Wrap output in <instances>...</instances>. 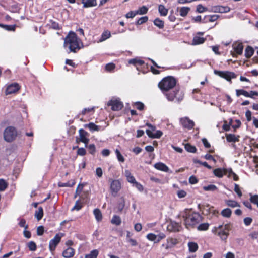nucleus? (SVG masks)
<instances>
[{"label":"nucleus","instance_id":"c85d7f7f","mask_svg":"<svg viewBox=\"0 0 258 258\" xmlns=\"http://www.w3.org/2000/svg\"><path fill=\"white\" fill-rule=\"evenodd\" d=\"M0 27L8 31H15L16 28V25H5L0 23Z\"/></svg>","mask_w":258,"mask_h":258},{"label":"nucleus","instance_id":"de8ad7c7","mask_svg":"<svg viewBox=\"0 0 258 258\" xmlns=\"http://www.w3.org/2000/svg\"><path fill=\"white\" fill-rule=\"evenodd\" d=\"M148 20V17L147 16H143L139 18L136 22V24L137 25H142L146 22H147Z\"/></svg>","mask_w":258,"mask_h":258},{"label":"nucleus","instance_id":"7ed1b4c3","mask_svg":"<svg viewBox=\"0 0 258 258\" xmlns=\"http://www.w3.org/2000/svg\"><path fill=\"white\" fill-rule=\"evenodd\" d=\"M80 39L77 34L72 31L69 32L64 41V47L68 48L70 52L76 53L81 49L79 42Z\"/></svg>","mask_w":258,"mask_h":258},{"label":"nucleus","instance_id":"473e14b6","mask_svg":"<svg viewBox=\"0 0 258 258\" xmlns=\"http://www.w3.org/2000/svg\"><path fill=\"white\" fill-rule=\"evenodd\" d=\"M185 149L189 153H195L197 149L195 146L191 145L189 143H186L184 145Z\"/></svg>","mask_w":258,"mask_h":258},{"label":"nucleus","instance_id":"864d4df0","mask_svg":"<svg viewBox=\"0 0 258 258\" xmlns=\"http://www.w3.org/2000/svg\"><path fill=\"white\" fill-rule=\"evenodd\" d=\"M203 189L205 191H215L217 189V187L214 184H210L208 186H204Z\"/></svg>","mask_w":258,"mask_h":258},{"label":"nucleus","instance_id":"1a4fd4ad","mask_svg":"<svg viewBox=\"0 0 258 258\" xmlns=\"http://www.w3.org/2000/svg\"><path fill=\"white\" fill-rule=\"evenodd\" d=\"M79 137H76V142L79 143L80 142L83 143L85 144H88L89 142V139L88 137L89 136L88 132L85 131L84 129H80L79 130Z\"/></svg>","mask_w":258,"mask_h":258},{"label":"nucleus","instance_id":"4be33fe9","mask_svg":"<svg viewBox=\"0 0 258 258\" xmlns=\"http://www.w3.org/2000/svg\"><path fill=\"white\" fill-rule=\"evenodd\" d=\"M83 8L95 7L97 5L96 0H82Z\"/></svg>","mask_w":258,"mask_h":258},{"label":"nucleus","instance_id":"412c9836","mask_svg":"<svg viewBox=\"0 0 258 258\" xmlns=\"http://www.w3.org/2000/svg\"><path fill=\"white\" fill-rule=\"evenodd\" d=\"M214 175L218 178H222L224 175L227 174V169L222 168H216L213 170Z\"/></svg>","mask_w":258,"mask_h":258},{"label":"nucleus","instance_id":"7c9ffc66","mask_svg":"<svg viewBox=\"0 0 258 258\" xmlns=\"http://www.w3.org/2000/svg\"><path fill=\"white\" fill-rule=\"evenodd\" d=\"M146 125L149 127V129L146 130V134L149 137L152 138V135H154L153 132L155 131L156 127L150 123H147Z\"/></svg>","mask_w":258,"mask_h":258},{"label":"nucleus","instance_id":"5fc2aeb1","mask_svg":"<svg viewBox=\"0 0 258 258\" xmlns=\"http://www.w3.org/2000/svg\"><path fill=\"white\" fill-rule=\"evenodd\" d=\"M194 163L200 164L209 169H211L212 168V167L209 165L206 162H201L198 159H194Z\"/></svg>","mask_w":258,"mask_h":258},{"label":"nucleus","instance_id":"a19ab883","mask_svg":"<svg viewBox=\"0 0 258 258\" xmlns=\"http://www.w3.org/2000/svg\"><path fill=\"white\" fill-rule=\"evenodd\" d=\"M115 67L116 66L114 63H108L105 66V71L107 72H111L115 69Z\"/></svg>","mask_w":258,"mask_h":258},{"label":"nucleus","instance_id":"f257e3e1","mask_svg":"<svg viewBox=\"0 0 258 258\" xmlns=\"http://www.w3.org/2000/svg\"><path fill=\"white\" fill-rule=\"evenodd\" d=\"M177 80L172 76L164 77L158 84V87L168 101L179 104L184 97V94L176 87Z\"/></svg>","mask_w":258,"mask_h":258},{"label":"nucleus","instance_id":"5701e85b","mask_svg":"<svg viewBox=\"0 0 258 258\" xmlns=\"http://www.w3.org/2000/svg\"><path fill=\"white\" fill-rule=\"evenodd\" d=\"M124 175L128 182L133 184L136 181L135 178L132 174L130 170H125L124 171Z\"/></svg>","mask_w":258,"mask_h":258},{"label":"nucleus","instance_id":"a878e982","mask_svg":"<svg viewBox=\"0 0 258 258\" xmlns=\"http://www.w3.org/2000/svg\"><path fill=\"white\" fill-rule=\"evenodd\" d=\"M254 52V49L251 46H248L245 50V56L247 58H249L253 55Z\"/></svg>","mask_w":258,"mask_h":258},{"label":"nucleus","instance_id":"bf43d9fd","mask_svg":"<svg viewBox=\"0 0 258 258\" xmlns=\"http://www.w3.org/2000/svg\"><path fill=\"white\" fill-rule=\"evenodd\" d=\"M134 105L137 109L142 111L144 109L145 105L141 102H136L135 103Z\"/></svg>","mask_w":258,"mask_h":258},{"label":"nucleus","instance_id":"9d476101","mask_svg":"<svg viewBox=\"0 0 258 258\" xmlns=\"http://www.w3.org/2000/svg\"><path fill=\"white\" fill-rule=\"evenodd\" d=\"M233 51H231L230 54L233 57H237V55L242 54L243 45L241 42H235L232 45Z\"/></svg>","mask_w":258,"mask_h":258},{"label":"nucleus","instance_id":"aec40b11","mask_svg":"<svg viewBox=\"0 0 258 258\" xmlns=\"http://www.w3.org/2000/svg\"><path fill=\"white\" fill-rule=\"evenodd\" d=\"M75 250L72 247H68L62 252V256L65 258H71L74 256Z\"/></svg>","mask_w":258,"mask_h":258},{"label":"nucleus","instance_id":"423d86ee","mask_svg":"<svg viewBox=\"0 0 258 258\" xmlns=\"http://www.w3.org/2000/svg\"><path fill=\"white\" fill-rule=\"evenodd\" d=\"M214 73L221 78L225 79L230 83H232V79H235L237 77V75L235 73L228 71H222L214 70Z\"/></svg>","mask_w":258,"mask_h":258},{"label":"nucleus","instance_id":"338daca9","mask_svg":"<svg viewBox=\"0 0 258 258\" xmlns=\"http://www.w3.org/2000/svg\"><path fill=\"white\" fill-rule=\"evenodd\" d=\"M234 191L237 194L239 197H241L242 195V193L240 189L239 185L235 183L234 184Z\"/></svg>","mask_w":258,"mask_h":258},{"label":"nucleus","instance_id":"6ab92c4d","mask_svg":"<svg viewBox=\"0 0 258 258\" xmlns=\"http://www.w3.org/2000/svg\"><path fill=\"white\" fill-rule=\"evenodd\" d=\"M213 11L216 13H227L230 11L228 6H216L214 7Z\"/></svg>","mask_w":258,"mask_h":258},{"label":"nucleus","instance_id":"4468645a","mask_svg":"<svg viewBox=\"0 0 258 258\" xmlns=\"http://www.w3.org/2000/svg\"><path fill=\"white\" fill-rule=\"evenodd\" d=\"M204 34V32H197L196 35L193 38L191 44L193 45H197L203 44L206 40V38L201 37L200 36L203 35Z\"/></svg>","mask_w":258,"mask_h":258},{"label":"nucleus","instance_id":"37998d69","mask_svg":"<svg viewBox=\"0 0 258 258\" xmlns=\"http://www.w3.org/2000/svg\"><path fill=\"white\" fill-rule=\"evenodd\" d=\"M226 205L230 207L234 208L236 207H240V205L237 202L234 200H229L226 201Z\"/></svg>","mask_w":258,"mask_h":258},{"label":"nucleus","instance_id":"603ef678","mask_svg":"<svg viewBox=\"0 0 258 258\" xmlns=\"http://www.w3.org/2000/svg\"><path fill=\"white\" fill-rule=\"evenodd\" d=\"M76 148H78V150L77 152L78 155L83 156L86 154V151L84 148H79L78 146H76V147L73 148L74 149Z\"/></svg>","mask_w":258,"mask_h":258},{"label":"nucleus","instance_id":"49530a36","mask_svg":"<svg viewBox=\"0 0 258 258\" xmlns=\"http://www.w3.org/2000/svg\"><path fill=\"white\" fill-rule=\"evenodd\" d=\"M83 207V203L81 202L79 200H77L74 206L72 208V210H77L79 211L82 209V208Z\"/></svg>","mask_w":258,"mask_h":258},{"label":"nucleus","instance_id":"bb28decb","mask_svg":"<svg viewBox=\"0 0 258 258\" xmlns=\"http://www.w3.org/2000/svg\"><path fill=\"white\" fill-rule=\"evenodd\" d=\"M85 127H88L91 132L99 131L100 130V126L96 125L93 122H90L85 125Z\"/></svg>","mask_w":258,"mask_h":258},{"label":"nucleus","instance_id":"58836bf2","mask_svg":"<svg viewBox=\"0 0 258 258\" xmlns=\"http://www.w3.org/2000/svg\"><path fill=\"white\" fill-rule=\"evenodd\" d=\"M111 223L116 225H119L121 223L120 217L117 215H114L111 219Z\"/></svg>","mask_w":258,"mask_h":258},{"label":"nucleus","instance_id":"f3484780","mask_svg":"<svg viewBox=\"0 0 258 258\" xmlns=\"http://www.w3.org/2000/svg\"><path fill=\"white\" fill-rule=\"evenodd\" d=\"M154 167L157 170L165 172H168L169 171V167L165 164L161 162L155 163Z\"/></svg>","mask_w":258,"mask_h":258},{"label":"nucleus","instance_id":"6e6d98bb","mask_svg":"<svg viewBox=\"0 0 258 258\" xmlns=\"http://www.w3.org/2000/svg\"><path fill=\"white\" fill-rule=\"evenodd\" d=\"M27 245L30 251H35L37 249L36 244L34 241H30L28 242Z\"/></svg>","mask_w":258,"mask_h":258},{"label":"nucleus","instance_id":"4c0bfd02","mask_svg":"<svg viewBox=\"0 0 258 258\" xmlns=\"http://www.w3.org/2000/svg\"><path fill=\"white\" fill-rule=\"evenodd\" d=\"M43 216V209L42 207L38 208V210L35 211V216L36 217L37 220H40Z\"/></svg>","mask_w":258,"mask_h":258},{"label":"nucleus","instance_id":"13d9d810","mask_svg":"<svg viewBox=\"0 0 258 258\" xmlns=\"http://www.w3.org/2000/svg\"><path fill=\"white\" fill-rule=\"evenodd\" d=\"M125 206V201L123 198H122L121 201L118 203L117 209L119 212H121L124 209Z\"/></svg>","mask_w":258,"mask_h":258},{"label":"nucleus","instance_id":"f8f14e48","mask_svg":"<svg viewBox=\"0 0 258 258\" xmlns=\"http://www.w3.org/2000/svg\"><path fill=\"white\" fill-rule=\"evenodd\" d=\"M107 105L111 107L113 111H119L123 107L122 102L117 99H111L107 102Z\"/></svg>","mask_w":258,"mask_h":258},{"label":"nucleus","instance_id":"dca6fc26","mask_svg":"<svg viewBox=\"0 0 258 258\" xmlns=\"http://www.w3.org/2000/svg\"><path fill=\"white\" fill-rule=\"evenodd\" d=\"M128 63L131 64H133L135 66L137 69L139 70V67H144L145 66H147L145 64L144 61L143 60L138 59V58H135L133 59H130L128 60Z\"/></svg>","mask_w":258,"mask_h":258},{"label":"nucleus","instance_id":"f704fd0d","mask_svg":"<svg viewBox=\"0 0 258 258\" xmlns=\"http://www.w3.org/2000/svg\"><path fill=\"white\" fill-rule=\"evenodd\" d=\"M189 251L191 252H195L198 249V245L197 243L190 242L188 243Z\"/></svg>","mask_w":258,"mask_h":258},{"label":"nucleus","instance_id":"e2e57ef3","mask_svg":"<svg viewBox=\"0 0 258 258\" xmlns=\"http://www.w3.org/2000/svg\"><path fill=\"white\" fill-rule=\"evenodd\" d=\"M166 237V235L164 233H160L157 235V238L155 241V243H159L161 240L164 239Z\"/></svg>","mask_w":258,"mask_h":258},{"label":"nucleus","instance_id":"4d7b16f0","mask_svg":"<svg viewBox=\"0 0 258 258\" xmlns=\"http://www.w3.org/2000/svg\"><path fill=\"white\" fill-rule=\"evenodd\" d=\"M249 196H250L249 201L251 203L254 204L256 202H257V201H258V195L257 194L252 195V194H249Z\"/></svg>","mask_w":258,"mask_h":258},{"label":"nucleus","instance_id":"b1692460","mask_svg":"<svg viewBox=\"0 0 258 258\" xmlns=\"http://www.w3.org/2000/svg\"><path fill=\"white\" fill-rule=\"evenodd\" d=\"M76 184V181L74 179L71 180L66 183H63L61 182H59L58 183V186L59 187H72L74 186Z\"/></svg>","mask_w":258,"mask_h":258},{"label":"nucleus","instance_id":"c9c22d12","mask_svg":"<svg viewBox=\"0 0 258 258\" xmlns=\"http://www.w3.org/2000/svg\"><path fill=\"white\" fill-rule=\"evenodd\" d=\"M111 33L109 30H105L104 31L102 34H101V37L100 38L99 41L102 42L108 38H110L111 37Z\"/></svg>","mask_w":258,"mask_h":258},{"label":"nucleus","instance_id":"2f4dec72","mask_svg":"<svg viewBox=\"0 0 258 258\" xmlns=\"http://www.w3.org/2000/svg\"><path fill=\"white\" fill-rule=\"evenodd\" d=\"M153 23L154 25L158 27L159 29H162L164 27V22L159 18H156Z\"/></svg>","mask_w":258,"mask_h":258},{"label":"nucleus","instance_id":"a18cd8bd","mask_svg":"<svg viewBox=\"0 0 258 258\" xmlns=\"http://www.w3.org/2000/svg\"><path fill=\"white\" fill-rule=\"evenodd\" d=\"M148 11V8L145 6H143L142 7L139 8V9L136 11L137 13V15H144L146 14Z\"/></svg>","mask_w":258,"mask_h":258},{"label":"nucleus","instance_id":"0e129e2a","mask_svg":"<svg viewBox=\"0 0 258 258\" xmlns=\"http://www.w3.org/2000/svg\"><path fill=\"white\" fill-rule=\"evenodd\" d=\"M245 117L248 122H250L253 120V117H252V113L249 110H246L245 112Z\"/></svg>","mask_w":258,"mask_h":258},{"label":"nucleus","instance_id":"f03ea898","mask_svg":"<svg viewBox=\"0 0 258 258\" xmlns=\"http://www.w3.org/2000/svg\"><path fill=\"white\" fill-rule=\"evenodd\" d=\"M182 216L187 228H194L203 220V217L200 213L193 211L191 209H186Z\"/></svg>","mask_w":258,"mask_h":258},{"label":"nucleus","instance_id":"0eeeda50","mask_svg":"<svg viewBox=\"0 0 258 258\" xmlns=\"http://www.w3.org/2000/svg\"><path fill=\"white\" fill-rule=\"evenodd\" d=\"M110 189L112 196H115L121 188V183L118 179H109Z\"/></svg>","mask_w":258,"mask_h":258},{"label":"nucleus","instance_id":"c03bdc74","mask_svg":"<svg viewBox=\"0 0 258 258\" xmlns=\"http://www.w3.org/2000/svg\"><path fill=\"white\" fill-rule=\"evenodd\" d=\"M115 153L117 158L118 161L119 162L123 163L125 161V159L123 155L121 154L120 152L118 149H116L115 150Z\"/></svg>","mask_w":258,"mask_h":258},{"label":"nucleus","instance_id":"79ce46f5","mask_svg":"<svg viewBox=\"0 0 258 258\" xmlns=\"http://www.w3.org/2000/svg\"><path fill=\"white\" fill-rule=\"evenodd\" d=\"M221 215L226 218H230L232 214V211L229 208H225L222 210Z\"/></svg>","mask_w":258,"mask_h":258},{"label":"nucleus","instance_id":"72a5a7b5","mask_svg":"<svg viewBox=\"0 0 258 258\" xmlns=\"http://www.w3.org/2000/svg\"><path fill=\"white\" fill-rule=\"evenodd\" d=\"M228 177L232 178L234 181H238L239 179L238 176L235 173L231 168L227 169Z\"/></svg>","mask_w":258,"mask_h":258},{"label":"nucleus","instance_id":"20e7f679","mask_svg":"<svg viewBox=\"0 0 258 258\" xmlns=\"http://www.w3.org/2000/svg\"><path fill=\"white\" fill-rule=\"evenodd\" d=\"M232 225L230 223L223 225H220L218 226H215L212 230V233L220 237L222 240H226L229 235V231L231 230Z\"/></svg>","mask_w":258,"mask_h":258},{"label":"nucleus","instance_id":"774afa93","mask_svg":"<svg viewBox=\"0 0 258 258\" xmlns=\"http://www.w3.org/2000/svg\"><path fill=\"white\" fill-rule=\"evenodd\" d=\"M19 225L21 227H24L25 229H27L28 228V225L26 224V220L24 219H21L20 220Z\"/></svg>","mask_w":258,"mask_h":258},{"label":"nucleus","instance_id":"e433bc0d","mask_svg":"<svg viewBox=\"0 0 258 258\" xmlns=\"http://www.w3.org/2000/svg\"><path fill=\"white\" fill-rule=\"evenodd\" d=\"M190 10V8L188 7H182L179 10L180 15L182 17H185Z\"/></svg>","mask_w":258,"mask_h":258},{"label":"nucleus","instance_id":"ddd939ff","mask_svg":"<svg viewBox=\"0 0 258 258\" xmlns=\"http://www.w3.org/2000/svg\"><path fill=\"white\" fill-rule=\"evenodd\" d=\"M180 123L184 128L188 130L192 129L195 126L194 121L190 120L187 117L181 118L180 119Z\"/></svg>","mask_w":258,"mask_h":258},{"label":"nucleus","instance_id":"09e8293b","mask_svg":"<svg viewBox=\"0 0 258 258\" xmlns=\"http://www.w3.org/2000/svg\"><path fill=\"white\" fill-rule=\"evenodd\" d=\"M8 184L4 179H0V191H4L7 187Z\"/></svg>","mask_w":258,"mask_h":258},{"label":"nucleus","instance_id":"69168bd1","mask_svg":"<svg viewBox=\"0 0 258 258\" xmlns=\"http://www.w3.org/2000/svg\"><path fill=\"white\" fill-rule=\"evenodd\" d=\"M209 213L212 214V215L215 216H218L219 214V211L215 209L213 206L209 207Z\"/></svg>","mask_w":258,"mask_h":258},{"label":"nucleus","instance_id":"ea45409f","mask_svg":"<svg viewBox=\"0 0 258 258\" xmlns=\"http://www.w3.org/2000/svg\"><path fill=\"white\" fill-rule=\"evenodd\" d=\"M99 254V251L97 249L92 250L90 253L86 254L85 258H97Z\"/></svg>","mask_w":258,"mask_h":258},{"label":"nucleus","instance_id":"3c124183","mask_svg":"<svg viewBox=\"0 0 258 258\" xmlns=\"http://www.w3.org/2000/svg\"><path fill=\"white\" fill-rule=\"evenodd\" d=\"M50 28L54 29V30H59L60 29V27H59V24L53 21V20H50Z\"/></svg>","mask_w":258,"mask_h":258},{"label":"nucleus","instance_id":"a211bd4d","mask_svg":"<svg viewBox=\"0 0 258 258\" xmlns=\"http://www.w3.org/2000/svg\"><path fill=\"white\" fill-rule=\"evenodd\" d=\"M226 138L228 142H237L239 141V135H235L232 134H226Z\"/></svg>","mask_w":258,"mask_h":258},{"label":"nucleus","instance_id":"393cba45","mask_svg":"<svg viewBox=\"0 0 258 258\" xmlns=\"http://www.w3.org/2000/svg\"><path fill=\"white\" fill-rule=\"evenodd\" d=\"M158 12L161 16H166L168 14V9L166 8L163 5L158 6Z\"/></svg>","mask_w":258,"mask_h":258},{"label":"nucleus","instance_id":"680f3d73","mask_svg":"<svg viewBox=\"0 0 258 258\" xmlns=\"http://www.w3.org/2000/svg\"><path fill=\"white\" fill-rule=\"evenodd\" d=\"M207 10L206 7H204L201 4H199L197 6L196 11L198 13H203Z\"/></svg>","mask_w":258,"mask_h":258},{"label":"nucleus","instance_id":"c756f323","mask_svg":"<svg viewBox=\"0 0 258 258\" xmlns=\"http://www.w3.org/2000/svg\"><path fill=\"white\" fill-rule=\"evenodd\" d=\"M85 147L88 149L89 154L92 155H94L96 152V147L94 144H85Z\"/></svg>","mask_w":258,"mask_h":258},{"label":"nucleus","instance_id":"39448f33","mask_svg":"<svg viewBox=\"0 0 258 258\" xmlns=\"http://www.w3.org/2000/svg\"><path fill=\"white\" fill-rule=\"evenodd\" d=\"M17 136V131L13 126L6 127L4 132V140L7 142H12L15 140Z\"/></svg>","mask_w":258,"mask_h":258},{"label":"nucleus","instance_id":"2eb2a0df","mask_svg":"<svg viewBox=\"0 0 258 258\" xmlns=\"http://www.w3.org/2000/svg\"><path fill=\"white\" fill-rule=\"evenodd\" d=\"M20 89V87L18 83H14L9 85L6 90V94L7 95L11 94L17 92Z\"/></svg>","mask_w":258,"mask_h":258},{"label":"nucleus","instance_id":"cd10ccee","mask_svg":"<svg viewBox=\"0 0 258 258\" xmlns=\"http://www.w3.org/2000/svg\"><path fill=\"white\" fill-rule=\"evenodd\" d=\"M93 214L95 216L96 220L98 221H101L102 220V214L100 210L98 208H96L93 210Z\"/></svg>","mask_w":258,"mask_h":258},{"label":"nucleus","instance_id":"052dcab7","mask_svg":"<svg viewBox=\"0 0 258 258\" xmlns=\"http://www.w3.org/2000/svg\"><path fill=\"white\" fill-rule=\"evenodd\" d=\"M146 238L151 241H155L157 238V235L154 233H150L148 234L146 236Z\"/></svg>","mask_w":258,"mask_h":258},{"label":"nucleus","instance_id":"9b49d317","mask_svg":"<svg viewBox=\"0 0 258 258\" xmlns=\"http://www.w3.org/2000/svg\"><path fill=\"white\" fill-rule=\"evenodd\" d=\"M62 236V234L60 235V233L56 234L54 237L50 240L49 249L51 252H53L55 250L56 246L61 241Z\"/></svg>","mask_w":258,"mask_h":258},{"label":"nucleus","instance_id":"6e6552de","mask_svg":"<svg viewBox=\"0 0 258 258\" xmlns=\"http://www.w3.org/2000/svg\"><path fill=\"white\" fill-rule=\"evenodd\" d=\"M236 95L237 97L243 95L246 97H249L252 99H255L258 96V92L256 91H250L248 92L244 89H236Z\"/></svg>","mask_w":258,"mask_h":258},{"label":"nucleus","instance_id":"8fccbe9b","mask_svg":"<svg viewBox=\"0 0 258 258\" xmlns=\"http://www.w3.org/2000/svg\"><path fill=\"white\" fill-rule=\"evenodd\" d=\"M209 225L208 223H204L199 225L197 229L199 231H206L208 229Z\"/></svg>","mask_w":258,"mask_h":258}]
</instances>
